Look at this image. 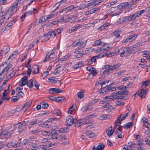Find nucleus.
Returning <instances> with one entry per match:
<instances>
[{
	"label": "nucleus",
	"instance_id": "1",
	"mask_svg": "<svg viewBox=\"0 0 150 150\" xmlns=\"http://www.w3.org/2000/svg\"><path fill=\"white\" fill-rule=\"evenodd\" d=\"M121 65L120 64H118L114 65H106L103 67V69H105V71H106L108 73H111L112 71L115 70L117 69Z\"/></svg>",
	"mask_w": 150,
	"mask_h": 150
},
{
	"label": "nucleus",
	"instance_id": "2",
	"mask_svg": "<svg viewBox=\"0 0 150 150\" xmlns=\"http://www.w3.org/2000/svg\"><path fill=\"white\" fill-rule=\"evenodd\" d=\"M120 121H117L115 122V125L114 127V129L116 132L118 133H120L122 132V129L121 128V127H122V126L120 125L121 124Z\"/></svg>",
	"mask_w": 150,
	"mask_h": 150
},
{
	"label": "nucleus",
	"instance_id": "3",
	"mask_svg": "<svg viewBox=\"0 0 150 150\" xmlns=\"http://www.w3.org/2000/svg\"><path fill=\"white\" fill-rule=\"evenodd\" d=\"M57 34L56 33V32L54 30L53 31L49 32L47 34L44 35L43 37L45 38V41H47L50 38L54 37Z\"/></svg>",
	"mask_w": 150,
	"mask_h": 150
},
{
	"label": "nucleus",
	"instance_id": "4",
	"mask_svg": "<svg viewBox=\"0 0 150 150\" xmlns=\"http://www.w3.org/2000/svg\"><path fill=\"white\" fill-rule=\"evenodd\" d=\"M12 130L10 131L9 129H6L4 132H2L1 136H3L5 138H8L13 134Z\"/></svg>",
	"mask_w": 150,
	"mask_h": 150
},
{
	"label": "nucleus",
	"instance_id": "5",
	"mask_svg": "<svg viewBox=\"0 0 150 150\" xmlns=\"http://www.w3.org/2000/svg\"><path fill=\"white\" fill-rule=\"evenodd\" d=\"M129 5L128 4V2H124L120 4L118 6L114 7V8H115L116 10H120L122 9H126L129 8Z\"/></svg>",
	"mask_w": 150,
	"mask_h": 150
},
{
	"label": "nucleus",
	"instance_id": "6",
	"mask_svg": "<svg viewBox=\"0 0 150 150\" xmlns=\"http://www.w3.org/2000/svg\"><path fill=\"white\" fill-rule=\"evenodd\" d=\"M47 91H49V94H54L62 92V90L60 89L57 88H50Z\"/></svg>",
	"mask_w": 150,
	"mask_h": 150
},
{
	"label": "nucleus",
	"instance_id": "7",
	"mask_svg": "<svg viewBox=\"0 0 150 150\" xmlns=\"http://www.w3.org/2000/svg\"><path fill=\"white\" fill-rule=\"evenodd\" d=\"M54 56V52H48L46 54L45 59L43 61V62H45L47 61H51Z\"/></svg>",
	"mask_w": 150,
	"mask_h": 150
},
{
	"label": "nucleus",
	"instance_id": "8",
	"mask_svg": "<svg viewBox=\"0 0 150 150\" xmlns=\"http://www.w3.org/2000/svg\"><path fill=\"white\" fill-rule=\"evenodd\" d=\"M86 41L87 40L84 42L81 40H79L78 42H77L76 41H74L72 44L71 45L73 46H79L80 47H83L86 45Z\"/></svg>",
	"mask_w": 150,
	"mask_h": 150
},
{
	"label": "nucleus",
	"instance_id": "9",
	"mask_svg": "<svg viewBox=\"0 0 150 150\" xmlns=\"http://www.w3.org/2000/svg\"><path fill=\"white\" fill-rule=\"evenodd\" d=\"M74 119L70 115L68 116L66 118V125L68 126H71L74 122Z\"/></svg>",
	"mask_w": 150,
	"mask_h": 150
},
{
	"label": "nucleus",
	"instance_id": "10",
	"mask_svg": "<svg viewBox=\"0 0 150 150\" xmlns=\"http://www.w3.org/2000/svg\"><path fill=\"white\" fill-rule=\"evenodd\" d=\"M82 51L81 49L79 48H77L75 49L74 53L77 58H80L83 55V54L82 53Z\"/></svg>",
	"mask_w": 150,
	"mask_h": 150
},
{
	"label": "nucleus",
	"instance_id": "11",
	"mask_svg": "<svg viewBox=\"0 0 150 150\" xmlns=\"http://www.w3.org/2000/svg\"><path fill=\"white\" fill-rule=\"evenodd\" d=\"M109 92H110V91L109 87L108 85H107L106 87H104L103 88H102H102L99 91V93L100 94L104 95L108 93Z\"/></svg>",
	"mask_w": 150,
	"mask_h": 150
},
{
	"label": "nucleus",
	"instance_id": "12",
	"mask_svg": "<svg viewBox=\"0 0 150 150\" xmlns=\"http://www.w3.org/2000/svg\"><path fill=\"white\" fill-rule=\"evenodd\" d=\"M28 76H26L22 78L21 81L19 82V85L22 86L26 84L28 81Z\"/></svg>",
	"mask_w": 150,
	"mask_h": 150
},
{
	"label": "nucleus",
	"instance_id": "13",
	"mask_svg": "<svg viewBox=\"0 0 150 150\" xmlns=\"http://www.w3.org/2000/svg\"><path fill=\"white\" fill-rule=\"evenodd\" d=\"M32 101L30 100L28 102L26 103L24 105V106L21 109L22 111L24 112L31 105Z\"/></svg>",
	"mask_w": 150,
	"mask_h": 150
},
{
	"label": "nucleus",
	"instance_id": "14",
	"mask_svg": "<svg viewBox=\"0 0 150 150\" xmlns=\"http://www.w3.org/2000/svg\"><path fill=\"white\" fill-rule=\"evenodd\" d=\"M9 68L6 67L5 68L3 69V71L1 72L0 74V79H4L5 75H6L7 74V72L8 71Z\"/></svg>",
	"mask_w": 150,
	"mask_h": 150
},
{
	"label": "nucleus",
	"instance_id": "15",
	"mask_svg": "<svg viewBox=\"0 0 150 150\" xmlns=\"http://www.w3.org/2000/svg\"><path fill=\"white\" fill-rule=\"evenodd\" d=\"M92 109L91 106L89 103L88 104L86 105L85 106H83L81 109V111L83 112H86L87 111H90Z\"/></svg>",
	"mask_w": 150,
	"mask_h": 150
},
{
	"label": "nucleus",
	"instance_id": "16",
	"mask_svg": "<svg viewBox=\"0 0 150 150\" xmlns=\"http://www.w3.org/2000/svg\"><path fill=\"white\" fill-rule=\"evenodd\" d=\"M9 50V48L8 47L4 46L3 49H2L1 50L0 52V55L1 56H3L6 54Z\"/></svg>",
	"mask_w": 150,
	"mask_h": 150
},
{
	"label": "nucleus",
	"instance_id": "17",
	"mask_svg": "<svg viewBox=\"0 0 150 150\" xmlns=\"http://www.w3.org/2000/svg\"><path fill=\"white\" fill-rule=\"evenodd\" d=\"M126 110H127L128 112L122 115H121L119 116L118 118L117 119V121H121L123 120H124V119L128 116L129 111V109H127Z\"/></svg>",
	"mask_w": 150,
	"mask_h": 150
},
{
	"label": "nucleus",
	"instance_id": "18",
	"mask_svg": "<svg viewBox=\"0 0 150 150\" xmlns=\"http://www.w3.org/2000/svg\"><path fill=\"white\" fill-rule=\"evenodd\" d=\"M138 95L141 98H144L146 94V90L141 89L138 91Z\"/></svg>",
	"mask_w": 150,
	"mask_h": 150
},
{
	"label": "nucleus",
	"instance_id": "19",
	"mask_svg": "<svg viewBox=\"0 0 150 150\" xmlns=\"http://www.w3.org/2000/svg\"><path fill=\"white\" fill-rule=\"evenodd\" d=\"M28 121H25L19 122L15 125L16 126V127L18 129L21 128L27 124Z\"/></svg>",
	"mask_w": 150,
	"mask_h": 150
},
{
	"label": "nucleus",
	"instance_id": "20",
	"mask_svg": "<svg viewBox=\"0 0 150 150\" xmlns=\"http://www.w3.org/2000/svg\"><path fill=\"white\" fill-rule=\"evenodd\" d=\"M105 54H104L103 53H101L97 56L96 55L95 56L92 57L91 58V60L92 61V63L93 62H95L96 59L102 57H104Z\"/></svg>",
	"mask_w": 150,
	"mask_h": 150
},
{
	"label": "nucleus",
	"instance_id": "21",
	"mask_svg": "<svg viewBox=\"0 0 150 150\" xmlns=\"http://www.w3.org/2000/svg\"><path fill=\"white\" fill-rule=\"evenodd\" d=\"M104 147V145L102 144H100V145L97 146L96 148L95 146H94L92 148V150H103Z\"/></svg>",
	"mask_w": 150,
	"mask_h": 150
},
{
	"label": "nucleus",
	"instance_id": "22",
	"mask_svg": "<svg viewBox=\"0 0 150 150\" xmlns=\"http://www.w3.org/2000/svg\"><path fill=\"white\" fill-rule=\"evenodd\" d=\"M145 11L144 10H143L139 11L138 12H137L135 13L134 14L132 15L134 19L136 17H139L140 16L142 13H144Z\"/></svg>",
	"mask_w": 150,
	"mask_h": 150
},
{
	"label": "nucleus",
	"instance_id": "23",
	"mask_svg": "<svg viewBox=\"0 0 150 150\" xmlns=\"http://www.w3.org/2000/svg\"><path fill=\"white\" fill-rule=\"evenodd\" d=\"M74 123L75 124V126L76 127H79L83 124L82 121L81 120H78L76 119H74Z\"/></svg>",
	"mask_w": 150,
	"mask_h": 150
},
{
	"label": "nucleus",
	"instance_id": "24",
	"mask_svg": "<svg viewBox=\"0 0 150 150\" xmlns=\"http://www.w3.org/2000/svg\"><path fill=\"white\" fill-rule=\"evenodd\" d=\"M57 131L54 130H52L51 132L52 133L50 134H51V138L53 139H57L58 138L57 136L58 135L57 134Z\"/></svg>",
	"mask_w": 150,
	"mask_h": 150
},
{
	"label": "nucleus",
	"instance_id": "25",
	"mask_svg": "<svg viewBox=\"0 0 150 150\" xmlns=\"http://www.w3.org/2000/svg\"><path fill=\"white\" fill-rule=\"evenodd\" d=\"M114 131L115 130L114 129L112 130V127L111 126L109 127L108 129L106 130V132L108 136L110 137L112 135Z\"/></svg>",
	"mask_w": 150,
	"mask_h": 150
},
{
	"label": "nucleus",
	"instance_id": "26",
	"mask_svg": "<svg viewBox=\"0 0 150 150\" xmlns=\"http://www.w3.org/2000/svg\"><path fill=\"white\" fill-rule=\"evenodd\" d=\"M63 69L64 68L63 67L59 66L54 70V73L55 75H58L59 72L62 71Z\"/></svg>",
	"mask_w": 150,
	"mask_h": 150
},
{
	"label": "nucleus",
	"instance_id": "27",
	"mask_svg": "<svg viewBox=\"0 0 150 150\" xmlns=\"http://www.w3.org/2000/svg\"><path fill=\"white\" fill-rule=\"evenodd\" d=\"M35 12L32 11H29L28 12H26L24 15H23L21 17V18L22 19V21H23V20L25 17L26 16H27L28 15L30 14H34Z\"/></svg>",
	"mask_w": 150,
	"mask_h": 150
},
{
	"label": "nucleus",
	"instance_id": "28",
	"mask_svg": "<svg viewBox=\"0 0 150 150\" xmlns=\"http://www.w3.org/2000/svg\"><path fill=\"white\" fill-rule=\"evenodd\" d=\"M40 122V120H38V119H35L34 120L30 122L29 124V126L30 127H32L33 126L37 124V123H38L39 124V122Z\"/></svg>",
	"mask_w": 150,
	"mask_h": 150
},
{
	"label": "nucleus",
	"instance_id": "29",
	"mask_svg": "<svg viewBox=\"0 0 150 150\" xmlns=\"http://www.w3.org/2000/svg\"><path fill=\"white\" fill-rule=\"evenodd\" d=\"M33 80L32 79H30L29 81H28L27 82V83L26 84L27 86L30 88H31L33 87Z\"/></svg>",
	"mask_w": 150,
	"mask_h": 150
},
{
	"label": "nucleus",
	"instance_id": "30",
	"mask_svg": "<svg viewBox=\"0 0 150 150\" xmlns=\"http://www.w3.org/2000/svg\"><path fill=\"white\" fill-rule=\"evenodd\" d=\"M94 46L97 45H104V42H102L101 40L99 39L98 40L94 42V44H93Z\"/></svg>",
	"mask_w": 150,
	"mask_h": 150
},
{
	"label": "nucleus",
	"instance_id": "31",
	"mask_svg": "<svg viewBox=\"0 0 150 150\" xmlns=\"http://www.w3.org/2000/svg\"><path fill=\"white\" fill-rule=\"evenodd\" d=\"M85 135L86 136L87 138H91L94 136V134L92 133L89 131H87L85 133Z\"/></svg>",
	"mask_w": 150,
	"mask_h": 150
},
{
	"label": "nucleus",
	"instance_id": "32",
	"mask_svg": "<svg viewBox=\"0 0 150 150\" xmlns=\"http://www.w3.org/2000/svg\"><path fill=\"white\" fill-rule=\"evenodd\" d=\"M138 36V35L137 34H135L129 36L128 37V38L130 40L131 42L133 41Z\"/></svg>",
	"mask_w": 150,
	"mask_h": 150
},
{
	"label": "nucleus",
	"instance_id": "33",
	"mask_svg": "<svg viewBox=\"0 0 150 150\" xmlns=\"http://www.w3.org/2000/svg\"><path fill=\"white\" fill-rule=\"evenodd\" d=\"M39 125L41 127H42L46 128L49 127L48 125L46 122L44 123L42 122H40V121L39 122Z\"/></svg>",
	"mask_w": 150,
	"mask_h": 150
},
{
	"label": "nucleus",
	"instance_id": "34",
	"mask_svg": "<svg viewBox=\"0 0 150 150\" xmlns=\"http://www.w3.org/2000/svg\"><path fill=\"white\" fill-rule=\"evenodd\" d=\"M34 70L33 71V74H36L39 73V67L38 65H35L33 67Z\"/></svg>",
	"mask_w": 150,
	"mask_h": 150
},
{
	"label": "nucleus",
	"instance_id": "35",
	"mask_svg": "<svg viewBox=\"0 0 150 150\" xmlns=\"http://www.w3.org/2000/svg\"><path fill=\"white\" fill-rule=\"evenodd\" d=\"M150 83V80L148 79L145 81H142V87H143L144 86L145 87H146Z\"/></svg>",
	"mask_w": 150,
	"mask_h": 150
},
{
	"label": "nucleus",
	"instance_id": "36",
	"mask_svg": "<svg viewBox=\"0 0 150 150\" xmlns=\"http://www.w3.org/2000/svg\"><path fill=\"white\" fill-rule=\"evenodd\" d=\"M23 142L24 144H27L28 145H31L32 146L33 144V143L30 142V140L28 139L24 140Z\"/></svg>",
	"mask_w": 150,
	"mask_h": 150
},
{
	"label": "nucleus",
	"instance_id": "37",
	"mask_svg": "<svg viewBox=\"0 0 150 150\" xmlns=\"http://www.w3.org/2000/svg\"><path fill=\"white\" fill-rule=\"evenodd\" d=\"M52 113L54 116H59L60 115V112L58 110H54L53 111H52Z\"/></svg>",
	"mask_w": 150,
	"mask_h": 150
},
{
	"label": "nucleus",
	"instance_id": "38",
	"mask_svg": "<svg viewBox=\"0 0 150 150\" xmlns=\"http://www.w3.org/2000/svg\"><path fill=\"white\" fill-rule=\"evenodd\" d=\"M132 125V122H129L125 124L123 127L124 129H128Z\"/></svg>",
	"mask_w": 150,
	"mask_h": 150
},
{
	"label": "nucleus",
	"instance_id": "39",
	"mask_svg": "<svg viewBox=\"0 0 150 150\" xmlns=\"http://www.w3.org/2000/svg\"><path fill=\"white\" fill-rule=\"evenodd\" d=\"M6 146L8 148H12L17 146V145L13 142H12L7 144H6Z\"/></svg>",
	"mask_w": 150,
	"mask_h": 150
},
{
	"label": "nucleus",
	"instance_id": "40",
	"mask_svg": "<svg viewBox=\"0 0 150 150\" xmlns=\"http://www.w3.org/2000/svg\"><path fill=\"white\" fill-rule=\"evenodd\" d=\"M95 1L93 0H92L91 1L87 4V6L91 7H93L96 6Z\"/></svg>",
	"mask_w": 150,
	"mask_h": 150
},
{
	"label": "nucleus",
	"instance_id": "41",
	"mask_svg": "<svg viewBox=\"0 0 150 150\" xmlns=\"http://www.w3.org/2000/svg\"><path fill=\"white\" fill-rule=\"evenodd\" d=\"M82 121L83 124H87L90 123L92 121L91 120H86V118H83L82 120H81Z\"/></svg>",
	"mask_w": 150,
	"mask_h": 150
},
{
	"label": "nucleus",
	"instance_id": "42",
	"mask_svg": "<svg viewBox=\"0 0 150 150\" xmlns=\"http://www.w3.org/2000/svg\"><path fill=\"white\" fill-rule=\"evenodd\" d=\"M40 147L42 150H50L49 148V146L48 145H40Z\"/></svg>",
	"mask_w": 150,
	"mask_h": 150
},
{
	"label": "nucleus",
	"instance_id": "43",
	"mask_svg": "<svg viewBox=\"0 0 150 150\" xmlns=\"http://www.w3.org/2000/svg\"><path fill=\"white\" fill-rule=\"evenodd\" d=\"M41 133L43 135H50V134L52 133L51 132H47L44 130H42L41 131Z\"/></svg>",
	"mask_w": 150,
	"mask_h": 150
},
{
	"label": "nucleus",
	"instance_id": "44",
	"mask_svg": "<svg viewBox=\"0 0 150 150\" xmlns=\"http://www.w3.org/2000/svg\"><path fill=\"white\" fill-rule=\"evenodd\" d=\"M21 3V2L19 0H17L13 3V5L14 6L16 7V8H17L18 6V5H20Z\"/></svg>",
	"mask_w": 150,
	"mask_h": 150
},
{
	"label": "nucleus",
	"instance_id": "45",
	"mask_svg": "<svg viewBox=\"0 0 150 150\" xmlns=\"http://www.w3.org/2000/svg\"><path fill=\"white\" fill-rule=\"evenodd\" d=\"M83 92L82 91H79L77 93V95L78 98H81L83 97L84 94H83Z\"/></svg>",
	"mask_w": 150,
	"mask_h": 150
},
{
	"label": "nucleus",
	"instance_id": "46",
	"mask_svg": "<svg viewBox=\"0 0 150 150\" xmlns=\"http://www.w3.org/2000/svg\"><path fill=\"white\" fill-rule=\"evenodd\" d=\"M16 7L12 5L9 7L8 9V12H12L15 9H16Z\"/></svg>",
	"mask_w": 150,
	"mask_h": 150
},
{
	"label": "nucleus",
	"instance_id": "47",
	"mask_svg": "<svg viewBox=\"0 0 150 150\" xmlns=\"http://www.w3.org/2000/svg\"><path fill=\"white\" fill-rule=\"evenodd\" d=\"M7 15H5V16H4V17H3L0 20V26H1V25H2V23L4 22V19H5L6 18V17L7 18V19H8L9 17H7Z\"/></svg>",
	"mask_w": 150,
	"mask_h": 150
},
{
	"label": "nucleus",
	"instance_id": "48",
	"mask_svg": "<svg viewBox=\"0 0 150 150\" xmlns=\"http://www.w3.org/2000/svg\"><path fill=\"white\" fill-rule=\"evenodd\" d=\"M38 20L39 21L38 24H39L40 23L44 22L47 19H46V17L43 16L40 19H39Z\"/></svg>",
	"mask_w": 150,
	"mask_h": 150
},
{
	"label": "nucleus",
	"instance_id": "49",
	"mask_svg": "<svg viewBox=\"0 0 150 150\" xmlns=\"http://www.w3.org/2000/svg\"><path fill=\"white\" fill-rule=\"evenodd\" d=\"M78 28V27H74L73 28H72L69 29L68 30L67 32H68L69 33H70L74 31L75 30H76Z\"/></svg>",
	"mask_w": 150,
	"mask_h": 150
},
{
	"label": "nucleus",
	"instance_id": "50",
	"mask_svg": "<svg viewBox=\"0 0 150 150\" xmlns=\"http://www.w3.org/2000/svg\"><path fill=\"white\" fill-rule=\"evenodd\" d=\"M129 39L128 38H126L125 40H123L122 41V44H127L130 42H131Z\"/></svg>",
	"mask_w": 150,
	"mask_h": 150
},
{
	"label": "nucleus",
	"instance_id": "51",
	"mask_svg": "<svg viewBox=\"0 0 150 150\" xmlns=\"http://www.w3.org/2000/svg\"><path fill=\"white\" fill-rule=\"evenodd\" d=\"M100 100L98 99H95L93 100L91 103H89L92 106V105H94L95 103L98 102Z\"/></svg>",
	"mask_w": 150,
	"mask_h": 150
},
{
	"label": "nucleus",
	"instance_id": "52",
	"mask_svg": "<svg viewBox=\"0 0 150 150\" xmlns=\"http://www.w3.org/2000/svg\"><path fill=\"white\" fill-rule=\"evenodd\" d=\"M119 31L117 30H115L113 33L114 36H115L116 38H118L120 37V35L119 34H118Z\"/></svg>",
	"mask_w": 150,
	"mask_h": 150
},
{
	"label": "nucleus",
	"instance_id": "53",
	"mask_svg": "<svg viewBox=\"0 0 150 150\" xmlns=\"http://www.w3.org/2000/svg\"><path fill=\"white\" fill-rule=\"evenodd\" d=\"M42 105V107L43 108L46 109L49 106V105L47 103H45V102H43L41 104Z\"/></svg>",
	"mask_w": 150,
	"mask_h": 150
},
{
	"label": "nucleus",
	"instance_id": "54",
	"mask_svg": "<svg viewBox=\"0 0 150 150\" xmlns=\"http://www.w3.org/2000/svg\"><path fill=\"white\" fill-rule=\"evenodd\" d=\"M127 86H124L122 85L119 86L117 87V88L119 90H125V89L127 88Z\"/></svg>",
	"mask_w": 150,
	"mask_h": 150
},
{
	"label": "nucleus",
	"instance_id": "55",
	"mask_svg": "<svg viewBox=\"0 0 150 150\" xmlns=\"http://www.w3.org/2000/svg\"><path fill=\"white\" fill-rule=\"evenodd\" d=\"M125 19L128 20V21H131L134 20L132 15H130L125 17Z\"/></svg>",
	"mask_w": 150,
	"mask_h": 150
},
{
	"label": "nucleus",
	"instance_id": "56",
	"mask_svg": "<svg viewBox=\"0 0 150 150\" xmlns=\"http://www.w3.org/2000/svg\"><path fill=\"white\" fill-rule=\"evenodd\" d=\"M19 97H17L16 96H14L12 97L11 100L13 102H15L17 101L19 99Z\"/></svg>",
	"mask_w": 150,
	"mask_h": 150
},
{
	"label": "nucleus",
	"instance_id": "57",
	"mask_svg": "<svg viewBox=\"0 0 150 150\" xmlns=\"http://www.w3.org/2000/svg\"><path fill=\"white\" fill-rule=\"evenodd\" d=\"M128 147H130L134 148V145H136L135 143H132V142H129L128 143Z\"/></svg>",
	"mask_w": 150,
	"mask_h": 150
},
{
	"label": "nucleus",
	"instance_id": "58",
	"mask_svg": "<svg viewBox=\"0 0 150 150\" xmlns=\"http://www.w3.org/2000/svg\"><path fill=\"white\" fill-rule=\"evenodd\" d=\"M40 86L39 84L36 81L34 82V86L36 88V89L39 90V87Z\"/></svg>",
	"mask_w": 150,
	"mask_h": 150
},
{
	"label": "nucleus",
	"instance_id": "59",
	"mask_svg": "<svg viewBox=\"0 0 150 150\" xmlns=\"http://www.w3.org/2000/svg\"><path fill=\"white\" fill-rule=\"evenodd\" d=\"M91 73L93 75L96 74H97V72L95 69L93 68H91Z\"/></svg>",
	"mask_w": 150,
	"mask_h": 150
},
{
	"label": "nucleus",
	"instance_id": "60",
	"mask_svg": "<svg viewBox=\"0 0 150 150\" xmlns=\"http://www.w3.org/2000/svg\"><path fill=\"white\" fill-rule=\"evenodd\" d=\"M116 104L118 105H122L124 104V103L123 102H121L120 101L117 100L116 103Z\"/></svg>",
	"mask_w": 150,
	"mask_h": 150
},
{
	"label": "nucleus",
	"instance_id": "61",
	"mask_svg": "<svg viewBox=\"0 0 150 150\" xmlns=\"http://www.w3.org/2000/svg\"><path fill=\"white\" fill-rule=\"evenodd\" d=\"M111 85H112L110 84L108 86L110 91H114L116 90V88L114 87H112Z\"/></svg>",
	"mask_w": 150,
	"mask_h": 150
},
{
	"label": "nucleus",
	"instance_id": "62",
	"mask_svg": "<svg viewBox=\"0 0 150 150\" xmlns=\"http://www.w3.org/2000/svg\"><path fill=\"white\" fill-rule=\"evenodd\" d=\"M61 98L60 97H55L54 101L57 102H61Z\"/></svg>",
	"mask_w": 150,
	"mask_h": 150
},
{
	"label": "nucleus",
	"instance_id": "63",
	"mask_svg": "<svg viewBox=\"0 0 150 150\" xmlns=\"http://www.w3.org/2000/svg\"><path fill=\"white\" fill-rule=\"evenodd\" d=\"M72 9H73V7L72 5H71L70 6L66 7V11H67V12L70 11Z\"/></svg>",
	"mask_w": 150,
	"mask_h": 150
},
{
	"label": "nucleus",
	"instance_id": "64",
	"mask_svg": "<svg viewBox=\"0 0 150 150\" xmlns=\"http://www.w3.org/2000/svg\"><path fill=\"white\" fill-rule=\"evenodd\" d=\"M143 144L140 142L138 144V145H139V147H138V150H142V146L143 145Z\"/></svg>",
	"mask_w": 150,
	"mask_h": 150
}]
</instances>
